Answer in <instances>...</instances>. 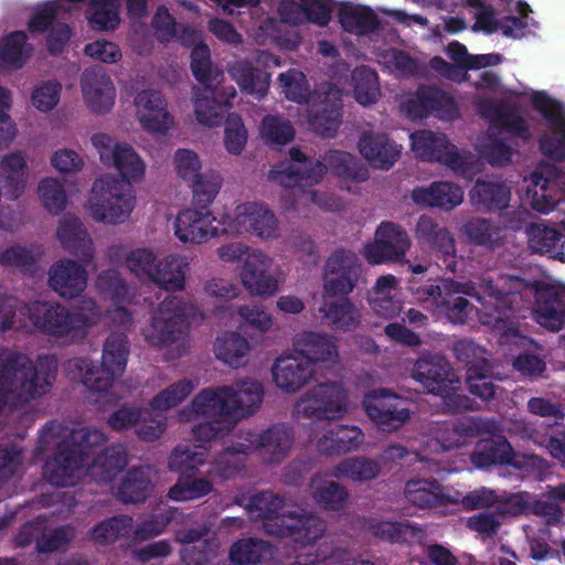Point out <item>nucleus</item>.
Instances as JSON below:
<instances>
[{
  "instance_id": "c03bdc74",
  "label": "nucleus",
  "mask_w": 565,
  "mask_h": 565,
  "mask_svg": "<svg viewBox=\"0 0 565 565\" xmlns=\"http://www.w3.org/2000/svg\"><path fill=\"white\" fill-rule=\"evenodd\" d=\"M370 303L374 312L384 318L397 316L402 308L399 289L393 276H383L377 279Z\"/></svg>"
},
{
  "instance_id": "6ab92c4d",
  "label": "nucleus",
  "mask_w": 565,
  "mask_h": 565,
  "mask_svg": "<svg viewBox=\"0 0 565 565\" xmlns=\"http://www.w3.org/2000/svg\"><path fill=\"white\" fill-rule=\"evenodd\" d=\"M473 431L475 429L470 425L466 424H461L459 427L454 428L438 427L435 431L434 438L423 449L424 455L407 452L401 446H392L385 451L384 457L387 460L405 458L407 463L419 461L425 465L422 469L431 471L430 462L435 461V459L428 458L429 454L459 447L466 443L467 437L472 435Z\"/></svg>"
},
{
  "instance_id": "7c9ffc66",
  "label": "nucleus",
  "mask_w": 565,
  "mask_h": 565,
  "mask_svg": "<svg viewBox=\"0 0 565 565\" xmlns=\"http://www.w3.org/2000/svg\"><path fill=\"white\" fill-rule=\"evenodd\" d=\"M404 110L411 118H419L429 113L446 120L458 116L454 99L447 93L430 87L420 89L414 99L404 105Z\"/></svg>"
},
{
  "instance_id": "b1692460",
  "label": "nucleus",
  "mask_w": 565,
  "mask_h": 565,
  "mask_svg": "<svg viewBox=\"0 0 565 565\" xmlns=\"http://www.w3.org/2000/svg\"><path fill=\"white\" fill-rule=\"evenodd\" d=\"M104 440V436L98 430L86 431L84 429L74 430L73 429V462L75 461V454L78 451L81 456H85V459H82L83 466L87 467V470L90 472L92 477L98 479L99 481H106L111 479L117 470L122 467L124 459L119 456H115V451H107L103 454L92 465L88 463V454L84 452L85 447H94L102 444Z\"/></svg>"
},
{
  "instance_id": "bb28decb",
  "label": "nucleus",
  "mask_w": 565,
  "mask_h": 565,
  "mask_svg": "<svg viewBox=\"0 0 565 565\" xmlns=\"http://www.w3.org/2000/svg\"><path fill=\"white\" fill-rule=\"evenodd\" d=\"M270 65L278 66L276 57L262 53L257 58V67L252 66L248 61H237L228 67L232 78L245 92L256 98L266 95L269 86V74L266 68Z\"/></svg>"
},
{
  "instance_id": "a19ab883",
  "label": "nucleus",
  "mask_w": 565,
  "mask_h": 565,
  "mask_svg": "<svg viewBox=\"0 0 565 565\" xmlns=\"http://www.w3.org/2000/svg\"><path fill=\"white\" fill-rule=\"evenodd\" d=\"M252 345L249 341L236 331H226L216 337L214 354L224 364L237 369L248 361Z\"/></svg>"
},
{
  "instance_id": "7ed1b4c3",
  "label": "nucleus",
  "mask_w": 565,
  "mask_h": 565,
  "mask_svg": "<svg viewBox=\"0 0 565 565\" xmlns=\"http://www.w3.org/2000/svg\"><path fill=\"white\" fill-rule=\"evenodd\" d=\"M290 157V161L270 170L269 178L281 186L292 188L299 194L301 204L312 202L328 210L339 206L335 198L316 190H306L307 186L320 182L328 172L338 175L349 192L356 190L353 183L369 178L367 169L349 152L331 150L323 156L322 161L317 162L305 161V156L299 150H292Z\"/></svg>"
},
{
  "instance_id": "412c9836",
  "label": "nucleus",
  "mask_w": 565,
  "mask_h": 565,
  "mask_svg": "<svg viewBox=\"0 0 565 565\" xmlns=\"http://www.w3.org/2000/svg\"><path fill=\"white\" fill-rule=\"evenodd\" d=\"M216 216L209 210L184 209L173 223L175 237L184 244L200 245L222 235Z\"/></svg>"
},
{
  "instance_id": "a878e982",
  "label": "nucleus",
  "mask_w": 565,
  "mask_h": 565,
  "mask_svg": "<svg viewBox=\"0 0 565 565\" xmlns=\"http://www.w3.org/2000/svg\"><path fill=\"white\" fill-rule=\"evenodd\" d=\"M472 462L478 468L492 463H509L525 471H542L544 461L536 456L515 455L505 440L483 441L472 455Z\"/></svg>"
},
{
  "instance_id": "20e7f679",
  "label": "nucleus",
  "mask_w": 565,
  "mask_h": 565,
  "mask_svg": "<svg viewBox=\"0 0 565 565\" xmlns=\"http://www.w3.org/2000/svg\"><path fill=\"white\" fill-rule=\"evenodd\" d=\"M358 276L359 264L354 254L338 252L329 258L323 278L324 303L320 311L337 330H350L359 322V312L347 299L331 300L350 292Z\"/></svg>"
},
{
  "instance_id": "de8ad7c7",
  "label": "nucleus",
  "mask_w": 565,
  "mask_h": 565,
  "mask_svg": "<svg viewBox=\"0 0 565 565\" xmlns=\"http://www.w3.org/2000/svg\"><path fill=\"white\" fill-rule=\"evenodd\" d=\"M21 366L22 370L15 374L17 380L21 382L19 392L13 391L2 395L0 402L15 406L43 392V381L40 380L33 362L23 359Z\"/></svg>"
},
{
  "instance_id": "4468645a",
  "label": "nucleus",
  "mask_w": 565,
  "mask_h": 565,
  "mask_svg": "<svg viewBox=\"0 0 565 565\" xmlns=\"http://www.w3.org/2000/svg\"><path fill=\"white\" fill-rule=\"evenodd\" d=\"M413 379L433 394L441 395L448 411L469 408L465 398L457 394L454 386L455 374L450 373L448 362L440 355L420 358L414 365Z\"/></svg>"
},
{
  "instance_id": "ea45409f",
  "label": "nucleus",
  "mask_w": 565,
  "mask_h": 565,
  "mask_svg": "<svg viewBox=\"0 0 565 565\" xmlns=\"http://www.w3.org/2000/svg\"><path fill=\"white\" fill-rule=\"evenodd\" d=\"M294 350L297 354L309 362L333 363L338 359V351L334 342L324 335L313 332H303L294 340Z\"/></svg>"
},
{
  "instance_id": "f257e3e1",
  "label": "nucleus",
  "mask_w": 565,
  "mask_h": 565,
  "mask_svg": "<svg viewBox=\"0 0 565 565\" xmlns=\"http://www.w3.org/2000/svg\"><path fill=\"white\" fill-rule=\"evenodd\" d=\"M521 298H535L533 316L541 326L557 331L565 324V289L547 285L543 281L531 284L516 276H501L495 284L486 281L479 289L471 285L445 282L439 286H426L416 291V299L428 307L441 309L454 323H463L471 312L468 301L459 294L473 295L481 307L478 309L481 323L495 329L501 334V344L526 347L530 341L519 334L514 323L510 321L508 310L515 302V294Z\"/></svg>"
},
{
  "instance_id": "c85d7f7f",
  "label": "nucleus",
  "mask_w": 565,
  "mask_h": 565,
  "mask_svg": "<svg viewBox=\"0 0 565 565\" xmlns=\"http://www.w3.org/2000/svg\"><path fill=\"white\" fill-rule=\"evenodd\" d=\"M447 53L457 66L449 65L440 57H435L431 60V67L443 76L458 82L465 79L462 68H482L497 65L502 60L497 53L469 55L466 46L458 42L450 43Z\"/></svg>"
},
{
  "instance_id": "e2e57ef3",
  "label": "nucleus",
  "mask_w": 565,
  "mask_h": 565,
  "mask_svg": "<svg viewBox=\"0 0 565 565\" xmlns=\"http://www.w3.org/2000/svg\"><path fill=\"white\" fill-rule=\"evenodd\" d=\"M377 473V465L366 459H347L339 463L333 470L334 477L348 478L355 481L372 479Z\"/></svg>"
},
{
  "instance_id": "052dcab7",
  "label": "nucleus",
  "mask_w": 565,
  "mask_h": 565,
  "mask_svg": "<svg viewBox=\"0 0 565 565\" xmlns=\"http://www.w3.org/2000/svg\"><path fill=\"white\" fill-rule=\"evenodd\" d=\"M172 164L177 177L186 184L202 173V161L191 149H178L173 154Z\"/></svg>"
},
{
  "instance_id": "4d7b16f0",
  "label": "nucleus",
  "mask_w": 565,
  "mask_h": 565,
  "mask_svg": "<svg viewBox=\"0 0 565 565\" xmlns=\"http://www.w3.org/2000/svg\"><path fill=\"white\" fill-rule=\"evenodd\" d=\"M353 93L356 102L363 106L374 103L380 94L377 76L367 67L356 68L352 75Z\"/></svg>"
},
{
  "instance_id": "864d4df0",
  "label": "nucleus",
  "mask_w": 565,
  "mask_h": 565,
  "mask_svg": "<svg viewBox=\"0 0 565 565\" xmlns=\"http://www.w3.org/2000/svg\"><path fill=\"white\" fill-rule=\"evenodd\" d=\"M310 490L313 499L324 509L338 511L347 504V492L334 481L324 476L311 480Z\"/></svg>"
},
{
  "instance_id": "aec40b11",
  "label": "nucleus",
  "mask_w": 565,
  "mask_h": 565,
  "mask_svg": "<svg viewBox=\"0 0 565 565\" xmlns=\"http://www.w3.org/2000/svg\"><path fill=\"white\" fill-rule=\"evenodd\" d=\"M136 118L143 130L164 136L174 127V118L168 110V102L157 89H143L135 97Z\"/></svg>"
},
{
  "instance_id": "774afa93",
  "label": "nucleus",
  "mask_w": 565,
  "mask_h": 565,
  "mask_svg": "<svg viewBox=\"0 0 565 565\" xmlns=\"http://www.w3.org/2000/svg\"><path fill=\"white\" fill-rule=\"evenodd\" d=\"M236 313L244 324L259 332H268L274 323L273 317L267 310L257 303L241 305L235 307Z\"/></svg>"
},
{
  "instance_id": "f3484780",
  "label": "nucleus",
  "mask_w": 565,
  "mask_h": 565,
  "mask_svg": "<svg viewBox=\"0 0 565 565\" xmlns=\"http://www.w3.org/2000/svg\"><path fill=\"white\" fill-rule=\"evenodd\" d=\"M525 198L541 213H548L565 200V174L552 164L540 166L524 179Z\"/></svg>"
},
{
  "instance_id": "9d476101",
  "label": "nucleus",
  "mask_w": 565,
  "mask_h": 565,
  "mask_svg": "<svg viewBox=\"0 0 565 565\" xmlns=\"http://www.w3.org/2000/svg\"><path fill=\"white\" fill-rule=\"evenodd\" d=\"M128 344L122 334H111L104 345L102 367L93 370L86 360H78L73 367V380L79 381L94 391H105L119 377L127 364Z\"/></svg>"
},
{
  "instance_id": "c9c22d12",
  "label": "nucleus",
  "mask_w": 565,
  "mask_h": 565,
  "mask_svg": "<svg viewBox=\"0 0 565 565\" xmlns=\"http://www.w3.org/2000/svg\"><path fill=\"white\" fill-rule=\"evenodd\" d=\"M332 10V0H303L301 6L285 1L279 8L282 20L292 24L308 20L324 25L329 22Z\"/></svg>"
},
{
  "instance_id": "680f3d73",
  "label": "nucleus",
  "mask_w": 565,
  "mask_h": 565,
  "mask_svg": "<svg viewBox=\"0 0 565 565\" xmlns=\"http://www.w3.org/2000/svg\"><path fill=\"white\" fill-rule=\"evenodd\" d=\"M223 179L215 171L199 174L188 185L192 189L194 199L200 203H211L218 194Z\"/></svg>"
},
{
  "instance_id": "79ce46f5",
  "label": "nucleus",
  "mask_w": 565,
  "mask_h": 565,
  "mask_svg": "<svg viewBox=\"0 0 565 565\" xmlns=\"http://www.w3.org/2000/svg\"><path fill=\"white\" fill-rule=\"evenodd\" d=\"M94 268L92 241L86 231L73 224V290L85 287L87 274Z\"/></svg>"
},
{
  "instance_id": "4be33fe9",
  "label": "nucleus",
  "mask_w": 565,
  "mask_h": 565,
  "mask_svg": "<svg viewBox=\"0 0 565 565\" xmlns=\"http://www.w3.org/2000/svg\"><path fill=\"white\" fill-rule=\"evenodd\" d=\"M461 3L472 9L476 18L475 31H483L486 33L501 31L504 35L511 38H522L527 33L530 26L527 12L530 9L526 4L516 3L520 18L509 17L504 21H499L494 17L493 10L484 6L481 0H461Z\"/></svg>"
},
{
  "instance_id": "f8f14e48",
  "label": "nucleus",
  "mask_w": 565,
  "mask_h": 565,
  "mask_svg": "<svg viewBox=\"0 0 565 565\" xmlns=\"http://www.w3.org/2000/svg\"><path fill=\"white\" fill-rule=\"evenodd\" d=\"M412 150L425 160L440 161L454 171L471 178L477 171V161L469 152H459L444 134L422 130L409 136Z\"/></svg>"
},
{
  "instance_id": "cd10ccee",
  "label": "nucleus",
  "mask_w": 565,
  "mask_h": 565,
  "mask_svg": "<svg viewBox=\"0 0 565 565\" xmlns=\"http://www.w3.org/2000/svg\"><path fill=\"white\" fill-rule=\"evenodd\" d=\"M409 239L404 231L392 223H383L375 233L374 242L366 245L364 254L372 264L396 260L405 254Z\"/></svg>"
},
{
  "instance_id": "9b49d317",
  "label": "nucleus",
  "mask_w": 565,
  "mask_h": 565,
  "mask_svg": "<svg viewBox=\"0 0 565 565\" xmlns=\"http://www.w3.org/2000/svg\"><path fill=\"white\" fill-rule=\"evenodd\" d=\"M349 409L345 390L337 383L317 385L307 391L295 404L294 416L313 422L342 418Z\"/></svg>"
},
{
  "instance_id": "58836bf2",
  "label": "nucleus",
  "mask_w": 565,
  "mask_h": 565,
  "mask_svg": "<svg viewBox=\"0 0 565 565\" xmlns=\"http://www.w3.org/2000/svg\"><path fill=\"white\" fill-rule=\"evenodd\" d=\"M412 196L417 204L452 210L462 203L463 190L454 183L440 181L415 189Z\"/></svg>"
},
{
  "instance_id": "a18cd8bd",
  "label": "nucleus",
  "mask_w": 565,
  "mask_h": 565,
  "mask_svg": "<svg viewBox=\"0 0 565 565\" xmlns=\"http://www.w3.org/2000/svg\"><path fill=\"white\" fill-rule=\"evenodd\" d=\"M189 263L185 257L170 255L159 260L152 274V281L167 290H181L185 284Z\"/></svg>"
},
{
  "instance_id": "603ef678",
  "label": "nucleus",
  "mask_w": 565,
  "mask_h": 565,
  "mask_svg": "<svg viewBox=\"0 0 565 565\" xmlns=\"http://www.w3.org/2000/svg\"><path fill=\"white\" fill-rule=\"evenodd\" d=\"M510 195V189L502 183L478 181L470 192V200L478 207L503 209Z\"/></svg>"
},
{
  "instance_id": "2eb2a0df",
  "label": "nucleus",
  "mask_w": 565,
  "mask_h": 565,
  "mask_svg": "<svg viewBox=\"0 0 565 565\" xmlns=\"http://www.w3.org/2000/svg\"><path fill=\"white\" fill-rule=\"evenodd\" d=\"M241 282L253 296L271 297L280 290L285 275L274 257L255 248L245 257L239 271Z\"/></svg>"
},
{
  "instance_id": "ddd939ff",
  "label": "nucleus",
  "mask_w": 565,
  "mask_h": 565,
  "mask_svg": "<svg viewBox=\"0 0 565 565\" xmlns=\"http://www.w3.org/2000/svg\"><path fill=\"white\" fill-rule=\"evenodd\" d=\"M348 86V75L340 74L332 78V83L309 96L306 111L310 107V111L316 114L308 117L307 124L316 134L327 138L334 136L340 125L339 100Z\"/></svg>"
},
{
  "instance_id": "13d9d810",
  "label": "nucleus",
  "mask_w": 565,
  "mask_h": 565,
  "mask_svg": "<svg viewBox=\"0 0 565 565\" xmlns=\"http://www.w3.org/2000/svg\"><path fill=\"white\" fill-rule=\"evenodd\" d=\"M193 390L194 383L192 381H178L162 390L153 397L151 408L156 412H166L173 408L184 401Z\"/></svg>"
},
{
  "instance_id": "2f4dec72",
  "label": "nucleus",
  "mask_w": 565,
  "mask_h": 565,
  "mask_svg": "<svg viewBox=\"0 0 565 565\" xmlns=\"http://www.w3.org/2000/svg\"><path fill=\"white\" fill-rule=\"evenodd\" d=\"M184 44L194 45L191 53V70L203 87H214L223 78L222 72L212 65L207 46L201 43V35L193 29L185 28L179 34Z\"/></svg>"
},
{
  "instance_id": "0eeeda50",
  "label": "nucleus",
  "mask_w": 565,
  "mask_h": 565,
  "mask_svg": "<svg viewBox=\"0 0 565 565\" xmlns=\"http://www.w3.org/2000/svg\"><path fill=\"white\" fill-rule=\"evenodd\" d=\"M134 209L132 191L110 174L95 180L85 203V210L92 218L109 225L126 222Z\"/></svg>"
},
{
  "instance_id": "4c0bfd02",
  "label": "nucleus",
  "mask_w": 565,
  "mask_h": 565,
  "mask_svg": "<svg viewBox=\"0 0 565 565\" xmlns=\"http://www.w3.org/2000/svg\"><path fill=\"white\" fill-rule=\"evenodd\" d=\"M360 153L373 167L388 169L398 159L401 147L384 135L365 134L359 141Z\"/></svg>"
},
{
  "instance_id": "69168bd1",
  "label": "nucleus",
  "mask_w": 565,
  "mask_h": 565,
  "mask_svg": "<svg viewBox=\"0 0 565 565\" xmlns=\"http://www.w3.org/2000/svg\"><path fill=\"white\" fill-rule=\"evenodd\" d=\"M148 470L139 469L129 473L119 488V494L124 501L140 502L150 490Z\"/></svg>"
},
{
  "instance_id": "473e14b6",
  "label": "nucleus",
  "mask_w": 565,
  "mask_h": 565,
  "mask_svg": "<svg viewBox=\"0 0 565 565\" xmlns=\"http://www.w3.org/2000/svg\"><path fill=\"white\" fill-rule=\"evenodd\" d=\"M311 365L299 354L281 355L273 365L274 381L279 388L286 392H295L300 388L311 377Z\"/></svg>"
},
{
  "instance_id": "f704fd0d",
  "label": "nucleus",
  "mask_w": 565,
  "mask_h": 565,
  "mask_svg": "<svg viewBox=\"0 0 565 565\" xmlns=\"http://www.w3.org/2000/svg\"><path fill=\"white\" fill-rule=\"evenodd\" d=\"M29 180L26 156L22 151H12L0 161V182L6 195L18 199L25 190Z\"/></svg>"
},
{
  "instance_id": "09e8293b",
  "label": "nucleus",
  "mask_w": 565,
  "mask_h": 565,
  "mask_svg": "<svg viewBox=\"0 0 565 565\" xmlns=\"http://www.w3.org/2000/svg\"><path fill=\"white\" fill-rule=\"evenodd\" d=\"M68 178H45L38 185V196L43 207L51 214H60L67 205Z\"/></svg>"
},
{
  "instance_id": "3c124183",
  "label": "nucleus",
  "mask_w": 565,
  "mask_h": 565,
  "mask_svg": "<svg viewBox=\"0 0 565 565\" xmlns=\"http://www.w3.org/2000/svg\"><path fill=\"white\" fill-rule=\"evenodd\" d=\"M194 115L199 124L206 127L220 125L224 114L222 103L215 98L214 87H203L194 92Z\"/></svg>"
},
{
  "instance_id": "e433bc0d",
  "label": "nucleus",
  "mask_w": 565,
  "mask_h": 565,
  "mask_svg": "<svg viewBox=\"0 0 565 565\" xmlns=\"http://www.w3.org/2000/svg\"><path fill=\"white\" fill-rule=\"evenodd\" d=\"M83 94L93 111L106 113L115 103L116 90L105 73L87 72L83 77Z\"/></svg>"
},
{
  "instance_id": "338daca9",
  "label": "nucleus",
  "mask_w": 565,
  "mask_h": 565,
  "mask_svg": "<svg viewBox=\"0 0 565 565\" xmlns=\"http://www.w3.org/2000/svg\"><path fill=\"white\" fill-rule=\"evenodd\" d=\"M211 491L210 483L193 476H182L178 483L170 489L169 495L175 501L194 500Z\"/></svg>"
},
{
  "instance_id": "6e6d98bb",
  "label": "nucleus",
  "mask_w": 565,
  "mask_h": 565,
  "mask_svg": "<svg viewBox=\"0 0 565 565\" xmlns=\"http://www.w3.org/2000/svg\"><path fill=\"white\" fill-rule=\"evenodd\" d=\"M119 7V0H92L90 26L99 31L115 30L120 23Z\"/></svg>"
},
{
  "instance_id": "6e6552de",
  "label": "nucleus",
  "mask_w": 565,
  "mask_h": 565,
  "mask_svg": "<svg viewBox=\"0 0 565 565\" xmlns=\"http://www.w3.org/2000/svg\"><path fill=\"white\" fill-rule=\"evenodd\" d=\"M222 235L231 237L250 236L260 241H273L279 236V221L275 213L258 201L237 202L218 221Z\"/></svg>"
},
{
  "instance_id": "72a5a7b5",
  "label": "nucleus",
  "mask_w": 565,
  "mask_h": 565,
  "mask_svg": "<svg viewBox=\"0 0 565 565\" xmlns=\"http://www.w3.org/2000/svg\"><path fill=\"white\" fill-rule=\"evenodd\" d=\"M319 451L331 454L349 451L362 440V431L354 426L326 425L313 437Z\"/></svg>"
},
{
  "instance_id": "1a4fd4ad",
  "label": "nucleus",
  "mask_w": 565,
  "mask_h": 565,
  "mask_svg": "<svg viewBox=\"0 0 565 565\" xmlns=\"http://www.w3.org/2000/svg\"><path fill=\"white\" fill-rule=\"evenodd\" d=\"M182 301L174 296L167 297L152 312L150 323L145 328V339L154 347L167 350L170 358L185 350Z\"/></svg>"
},
{
  "instance_id": "423d86ee",
  "label": "nucleus",
  "mask_w": 565,
  "mask_h": 565,
  "mask_svg": "<svg viewBox=\"0 0 565 565\" xmlns=\"http://www.w3.org/2000/svg\"><path fill=\"white\" fill-rule=\"evenodd\" d=\"M252 519H262L265 530L274 535L291 534L296 541L310 543L318 539L324 530L320 520L315 516H297L290 513L285 503L271 493L256 497L249 507Z\"/></svg>"
},
{
  "instance_id": "5701e85b",
  "label": "nucleus",
  "mask_w": 565,
  "mask_h": 565,
  "mask_svg": "<svg viewBox=\"0 0 565 565\" xmlns=\"http://www.w3.org/2000/svg\"><path fill=\"white\" fill-rule=\"evenodd\" d=\"M291 434L285 426H277L264 433L246 431L235 436L232 452L247 454L262 447L276 461L291 447Z\"/></svg>"
},
{
  "instance_id": "dca6fc26",
  "label": "nucleus",
  "mask_w": 565,
  "mask_h": 565,
  "mask_svg": "<svg viewBox=\"0 0 565 565\" xmlns=\"http://www.w3.org/2000/svg\"><path fill=\"white\" fill-rule=\"evenodd\" d=\"M533 107L539 110L546 122V131L540 139L542 151L552 158L565 157V114L561 105L544 92L524 90Z\"/></svg>"
},
{
  "instance_id": "393cba45",
  "label": "nucleus",
  "mask_w": 565,
  "mask_h": 565,
  "mask_svg": "<svg viewBox=\"0 0 565 565\" xmlns=\"http://www.w3.org/2000/svg\"><path fill=\"white\" fill-rule=\"evenodd\" d=\"M95 145H103L100 158L110 162L128 183L141 182L146 174V163L140 156L127 143H110L105 136L95 137Z\"/></svg>"
},
{
  "instance_id": "0e129e2a",
  "label": "nucleus",
  "mask_w": 565,
  "mask_h": 565,
  "mask_svg": "<svg viewBox=\"0 0 565 565\" xmlns=\"http://www.w3.org/2000/svg\"><path fill=\"white\" fill-rule=\"evenodd\" d=\"M61 97V85L54 81L41 82L32 89L31 105L41 113H49L56 107Z\"/></svg>"
},
{
  "instance_id": "5fc2aeb1",
  "label": "nucleus",
  "mask_w": 565,
  "mask_h": 565,
  "mask_svg": "<svg viewBox=\"0 0 565 565\" xmlns=\"http://www.w3.org/2000/svg\"><path fill=\"white\" fill-rule=\"evenodd\" d=\"M339 19L344 30L355 34L367 33L377 24L373 11L361 4H343L340 9Z\"/></svg>"
},
{
  "instance_id": "a211bd4d",
  "label": "nucleus",
  "mask_w": 565,
  "mask_h": 565,
  "mask_svg": "<svg viewBox=\"0 0 565 565\" xmlns=\"http://www.w3.org/2000/svg\"><path fill=\"white\" fill-rule=\"evenodd\" d=\"M71 0H52L35 8L29 22L32 32H43L51 25L47 35V47L52 54L61 53L70 40V30L65 22L68 19Z\"/></svg>"
},
{
  "instance_id": "c756f323",
  "label": "nucleus",
  "mask_w": 565,
  "mask_h": 565,
  "mask_svg": "<svg viewBox=\"0 0 565 565\" xmlns=\"http://www.w3.org/2000/svg\"><path fill=\"white\" fill-rule=\"evenodd\" d=\"M364 407L369 417L384 430L396 429L409 417L403 401L396 395L386 393L367 395Z\"/></svg>"
},
{
  "instance_id": "8fccbe9b",
  "label": "nucleus",
  "mask_w": 565,
  "mask_h": 565,
  "mask_svg": "<svg viewBox=\"0 0 565 565\" xmlns=\"http://www.w3.org/2000/svg\"><path fill=\"white\" fill-rule=\"evenodd\" d=\"M405 495L409 502L419 508H430L445 502H454L459 495L445 494L437 486L427 480H411L405 486Z\"/></svg>"
},
{
  "instance_id": "39448f33",
  "label": "nucleus",
  "mask_w": 565,
  "mask_h": 565,
  "mask_svg": "<svg viewBox=\"0 0 565 565\" xmlns=\"http://www.w3.org/2000/svg\"><path fill=\"white\" fill-rule=\"evenodd\" d=\"M481 114L489 118L491 127L478 139L476 149L479 154L492 166H504L511 162L516 150L507 142L502 132L522 141L529 140L533 135V124L516 110L505 109L497 105L480 103Z\"/></svg>"
},
{
  "instance_id": "37998d69",
  "label": "nucleus",
  "mask_w": 565,
  "mask_h": 565,
  "mask_svg": "<svg viewBox=\"0 0 565 565\" xmlns=\"http://www.w3.org/2000/svg\"><path fill=\"white\" fill-rule=\"evenodd\" d=\"M32 51L24 32L14 31L4 35L0 39V70L15 71L23 67Z\"/></svg>"
},
{
  "instance_id": "bf43d9fd",
  "label": "nucleus",
  "mask_w": 565,
  "mask_h": 565,
  "mask_svg": "<svg viewBox=\"0 0 565 565\" xmlns=\"http://www.w3.org/2000/svg\"><path fill=\"white\" fill-rule=\"evenodd\" d=\"M230 556L237 564L256 563L271 558L273 547L262 541L242 540L233 545Z\"/></svg>"
},
{
  "instance_id": "49530a36",
  "label": "nucleus",
  "mask_w": 565,
  "mask_h": 565,
  "mask_svg": "<svg viewBox=\"0 0 565 565\" xmlns=\"http://www.w3.org/2000/svg\"><path fill=\"white\" fill-rule=\"evenodd\" d=\"M529 245L532 250L548 254L552 258L565 262L563 248L565 236L544 224H533L529 231Z\"/></svg>"
},
{
  "instance_id": "f03ea898",
  "label": "nucleus",
  "mask_w": 565,
  "mask_h": 565,
  "mask_svg": "<svg viewBox=\"0 0 565 565\" xmlns=\"http://www.w3.org/2000/svg\"><path fill=\"white\" fill-rule=\"evenodd\" d=\"M262 398V384L252 380L201 391L189 406L177 414L179 422L194 423V450L189 445L179 446L170 457V467L189 470L201 465L206 445L223 436L238 419L255 412Z\"/></svg>"
}]
</instances>
